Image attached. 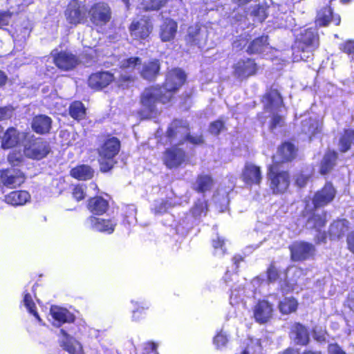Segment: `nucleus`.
I'll return each instance as SVG.
<instances>
[{"instance_id": "31", "label": "nucleus", "mask_w": 354, "mask_h": 354, "mask_svg": "<svg viewBox=\"0 0 354 354\" xmlns=\"http://www.w3.org/2000/svg\"><path fill=\"white\" fill-rule=\"evenodd\" d=\"M295 149L293 145L289 142L283 144L278 149L277 156L273 159L277 162L289 161L295 156Z\"/></svg>"}, {"instance_id": "36", "label": "nucleus", "mask_w": 354, "mask_h": 354, "mask_svg": "<svg viewBox=\"0 0 354 354\" xmlns=\"http://www.w3.org/2000/svg\"><path fill=\"white\" fill-rule=\"evenodd\" d=\"M292 334L297 344L306 345L309 341V335L307 329L300 324H295L292 327Z\"/></svg>"}, {"instance_id": "37", "label": "nucleus", "mask_w": 354, "mask_h": 354, "mask_svg": "<svg viewBox=\"0 0 354 354\" xmlns=\"http://www.w3.org/2000/svg\"><path fill=\"white\" fill-rule=\"evenodd\" d=\"M160 69V64L158 60H154L145 64L141 71L143 78L151 80L158 74Z\"/></svg>"}, {"instance_id": "56", "label": "nucleus", "mask_w": 354, "mask_h": 354, "mask_svg": "<svg viewBox=\"0 0 354 354\" xmlns=\"http://www.w3.org/2000/svg\"><path fill=\"white\" fill-rule=\"evenodd\" d=\"M223 128V123L221 120L215 121L211 123L209 131L214 135H218Z\"/></svg>"}, {"instance_id": "62", "label": "nucleus", "mask_w": 354, "mask_h": 354, "mask_svg": "<svg viewBox=\"0 0 354 354\" xmlns=\"http://www.w3.org/2000/svg\"><path fill=\"white\" fill-rule=\"evenodd\" d=\"M328 354H346L337 344H330L328 347Z\"/></svg>"}, {"instance_id": "16", "label": "nucleus", "mask_w": 354, "mask_h": 354, "mask_svg": "<svg viewBox=\"0 0 354 354\" xmlns=\"http://www.w3.org/2000/svg\"><path fill=\"white\" fill-rule=\"evenodd\" d=\"M289 248L291 258L294 261L305 260L311 257L315 252L314 246L306 242H295Z\"/></svg>"}, {"instance_id": "57", "label": "nucleus", "mask_w": 354, "mask_h": 354, "mask_svg": "<svg viewBox=\"0 0 354 354\" xmlns=\"http://www.w3.org/2000/svg\"><path fill=\"white\" fill-rule=\"evenodd\" d=\"M12 113L13 109L10 106L0 108V121L10 118Z\"/></svg>"}, {"instance_id": "24", "label": "nucleus", "mask_w": 354, "mask_h": 354, "mask_svg": "<svg viewBox=\"0 0 354 354\" xmlns=\"http://www.w3.org/2000/svg\"><path fill=\"white\" fill-rule=\"evenodd\" d=\"M184 160L185 153L176 146L167 149L163 158L164 163L170 169L179 166Z\"/></svg>"}, {"instance_id": "5", "label": "nucleus", "mask_w": 354, "mask_h": 354, "mask_svg": "<svg viewBox=\"0 0 354 354\" xmlns=\"http://www.w3.org/2000/svg\"><path fill=\"white\" fill-rule=\"evenodd\" d=\"M188 131V128L182 121H174L167 132L170 143L177 145L182 144L185 140H189L193 144H199L203 142L201 136H191Z\"/></svg>"}, {"instance_id": "25", "label": "nucleus", "mask_w": 354, "mask_h": 354, "mask_svg": "<svg viewBox=\"0 0 354 354\" xmlns=\"http://www.w3.org/2000/svg\"><path fill=\"white\" fill-rule=\"evenodd\" d=\"M243 179L248 185H259L262 180V175L259 167L247 163L243 171Z\"/></svg>"}, {"instance_id": "63", "label": "nucleus", "mask_w": 354, "mask_h": 354, "mask_svg": "<svg viewBox=\"0 0 354 354\" xmlns=\"http://www.w3.org/2000/svg\"><path fill=\"white\" fill-rule=\"evenodd\" d=\"M309 179L308 175L301 174L296 178V184L299 187H304Z\"/></svg>"}, {"instance_id": "44", "label": "nucleus", "mask_w": 354, "mask_h": 354, "mask_svg": "<svg viewBox=\"0 0 354 354\" xmlns=\"http://www.w3.org/2000/svg\"><path fill=\"white\" fill-rule=\"evenodd\" d=\"M213 181L212 178L207 175L198 176L196 183V189L198 192H205L212 187Z\"/></svg>"}, {"instance_id": "46", "label": "nucleus", "mask_w": 354, "mask_h": 354, "mask_svg": "<svg viewBox=\"0 0 354 354\" xmlns=\"http://www.w3.org/2000/svg\"><path fill=\"white\" fill-rule=\"evenodd\" d=\"M23 303L27 310L29 313L32 314L35 317L39 322H41V319L37 313L36 306L31 295L29 293H25L24 296Z\"/></svg>"}, {"instance_id": "40", "label": "nucleus", "mask_w": 354, "mask_h": 354, "mask_svg": "<svg viewBox=\"0 0 354 354\" xmlns=\"http://www.w3.org/2000/svg\"><path fill=\"white\" fill-rule=\"evenodd\" d=\"M337 158V153L335 151L327 152L321 163L320 173L326 174L333 168L335 165V162Z\"/></svg>"}, {"instance_id": "3", "label": "nucleus", "mask_w": 354, "mask_h": 354, "mask_svg": "<svg viewBox=\"0 0 354 354\" xmlns=\"http://www.w3.org/2000/svg\"><path fill=\"white\" fill-rule=\"evenodd\" d=\"M265 111L272 118L271 127L275 128L281 125L283 118L279 115L281 112L283 101L281 95L276 89H271L263 97L262 100Z\"/></svg>"}, {"instance_id": "52", "label": "nucleus", "mask_w": 354, "mask_h": 354, "mask_svg": "<svg viewBox=\"0 0 354 354\" xmlns=\"http://www.w3.org/2000/svg\"><path fill=\"white\" fill-rule=\"evenodd\" d=\"M250 15L256 17L259 21H262L266 18V10L263 6H255Z\"/></svg>"}, {"instance_id": "12", "label": "nucleus", "mask_w": 354, "mask_h": 354, "mask_svg": "<svg viewBox=\"0 0 354 354\" xmlns=\"http://www.w3.org/2000/svg\"><path fill=\"white\" fill-rule=\"evenodd\" d=\"M185 40L187 44L190 46H196L198 48L203 47L207 40V28L199 25L189 27Z\"/></svg>"}, {"instance_id": "60", "label": "nucleus", "mask_w": 354, "mask_h": 354, "mask_svg": "<svg viewBox=\"0 0 354 354\" xmlns=\"http://www.w3.org/2000/svg\"><path fill=\"white\" fill-rule=\"evenodd\" d=\"M267 274L268 281L273 282L278 278V270L274 266L271 265L268 269Z\"/></svg>"}, {"instance_id": "61", "label": "nucleus", "mask_w": 354, "mask_h": 354, "mask_svg": "<svg viewBox=\"0 0 354 354\" xmlns=\"http://www.w3.org/2000/svg\"><path fill=\"white\" fill-rule=\"evenodd\" d=\"M243 299L241 297V294L239 293V291H236V290H232L231 296H230V304L232 306L239 305V302L242 301Z\"/></svg>"}, {"instance_id": "11", "label": "nucleus", "mask_w": 354, "mask_h": 354, "mask_svg": "<svg viewBox=\"0 0 354 354\" xmlns=\"http://www.w3.org/2000/svg\"><path fill=\"white\" fill-rule=\"evenodd\" d=\"M87 227L107 234H112L117 225L115 218H100L95 216H89L85 221Z\"/></svg>"}, {"instance_id": "42", "label": "nucleus", "mask_w": 354, "mask_h": 354, "mask_svg": "<svg viewBox=\"0 0 354 354\" xmlns=\"http://www.w3.org/2000/svg\"><path fill=\"white\" fill-rule=\"evenodd\" d=\"M245 348L241 354H261V346L259 339H248L244 343Z\"/></svg>"}, {"instance_id": "49", "label": "nucleus", "mask_w": 354, "mask_h": 354, "mask_svg": "<svg viewBox=\"0 0 354 354\" xmlns=\"http://www.w3.org/2000/svg\"><path fill=\"white\" fill-rule=\"evenodd\" d=\"M207 210V204L204 199H199L192 209L194 216H201L205 214Z\"/></svg>"}, {"instance_id": "4", "label": "nucleus", "mask_w": 354, "mask_h": 354, "mask_svg": "<svg viewBox=\"0 0 354 354\" xmlns=\"http://www.w3.org/2000/svg\"><path fill=\"white\" fill-rule=\"evenodd\" d=\"M120 143L116 138L106 139L98 149L99 162L102 171L110 170L114 163V158L118 153Z\"/></svg>"}, {"instance_id": "23", "label": "nucleus", "mask_w": 354, "mask_h": 354, "mask_svg": "<svg viewBox=\"0 0 354 354\" xmlns=\"http://www.w3.org/2000/svg\"><path fill=\"white\" fill-rule=\"evenodd\" d=\"M273 308L267 301H259L254 308V317L260 323L267 322L272 316Z\"/></svg>"}, {"instance_id": "64", "label": "nucleus", "mask_w": 354, "mask_h": 354, "mask_svg": "<svg viewBox=\"0 0 354 354\" xmlns=\"http://www.w3.org/2000/svg\"><path fill=\"white\" fill-rule=\"evenodd\" d=\"M346 241L348 250L354 254V231L348 234Z\"/></svg>"}, {"instance_id": "17", "label": "nucleus", "mask_w": 354, "mask_h": 354, "mask_svg": "<svg viewBox=\"0 0 354 354\" xmlns=\"http://www.w3.org/2000/svg\"><path fill=\"white\" fill-rule=\"evenodd\" d=\"M153 28L149 19L142 18L135 20L130 26L131 36L135 39H145L149 37Z\"/></svg>"}, {"instance_id": "27", "label": "nucleus", "mask_w": 354, "mask_h": 354, "mask_svg": "<svg viewBox=\"0 0 354 354\" xmlns=\"http://www.w3.org/2000/svg\"><path fill=\"white\" fill-rule=\"evenodd\" d=\"M60 333L62 335L61 345L64 350L68 351L70 354H82V346L79 342L76 341L72 337L68 336L63 329H61Z\"/></svg>"}, {"instance_id": "51", "label": "nucleus", "mask_w": 354, "mask_h": 354, "mask_svg": "<svg viewBox=\"0 0 354 354\" xmlns=\"http://www.w3.org/2000/svg\"><path fill=\"white\" fill-rule=\"evenodd\" d=\"M173 206V204L171 202L169 201H156L153 210L156 214H163L167 211V209Z\"/></svg>"}, {"instance_id": "1", "label": "nucleus", "mask_w": 354, "mask_h": 354, "mask_svg": "<svg viewBox=\"0 0 354 354\" xmlns=\"http://www.w3.org/2000/svg\"><path fill=\"white\" fill-rule=\"evenodd\" d=\"M186 75L180 68L170 71L167 76L163 87H150L146 88L141 97V103L148 116L152 117L156 113V104L171 101L175 92L184 84Z\"/></svg>"}, {"instance_id": "9", "label": "nucleus", "mask_w": 354, "mask_h": 354, "mask_svg": "<svg viewBox=\"0 0 354 354\" xmlns=\"http://www.w3.org/2000/svg\"><path fill=\"white\" fill-rule=\"evenodd\" d=\"M65 16L68 22L71 24L84 23L87 17V8L80 2L73 0L68 5Z\"/></svg>"}, {"instance_id": "38", "label": "nucleus", "mask_w": 354, "mask_h": 354, "mask_svg": "<svg viewBox=\"0 0 354 354\" xmlns=\"http://www.w3.org/2000/svg\"><path fill=\"white\" fill-rule=\"evenodd\" d=\"M71 174L73 177L78 180H85L93 177V171L89 166L81 165L73 168L71 171Z\"/></svg>"}, {"instance_id": "33", "label": "nucleus", "mask_w": 354, "mask_h": 354, "mask_svg": "<svg viewBox=\"0 0 354 354\" xmlns=\"http://www.w3.org/2000/svg\"><path fill=\"white\" fill-rule=\"evenodd\" d=\"M88 207L93 214L101 215L105 213L108 209L109 203L104 198L97 196L89 201Z\"/></svg>"}, {"instance_id": "55", "label": "nucleus", "mask_w": 354, "mask_h": 354, "mask_svg": "<svg viewBox=\"0 0 354 354\" xmlns=\"http://www.w3.org/2000/svg\"><path fill=\"white\" fill-rule=\"evenodd\" d=\"M86 192L84 185H78L74 187L73 189V196L77 201H81L85 198Z\"/></svg>"}, {"instance_id": "2", "label": "nucleus", "mask_w": 354, "mask_h": 354, "mask_svg": "<svg viewBox=\"0 0 354 354\" xmlns=\"http://www.w3.org/2000/svg\"><path fill=\"white\" fill-rule=\"evenodd\" d=\"M319 39L315 30L304 28L300 30L296 37L293 48L294 61H307L313 55V52L318 47Z\"/></svg>"}, {"instance_id": "32", "label": "nucleus", "mask_w": 354, "mask_h": 354, "mask_svg": "<svg viewBox=\"0 0 354 354\" xmlns=\"http://www.w3.org/2000/svg\"><path fill=\"white\" fill-rule=\"evenodd\" d=\"M321 128V122L317 117L309 118L302 121L301 131L309 138L320 132Z\"/></svg>"}, {"instance_id": "50", "label": "nucleus", "mask_w": 354, "mask_h": 354, "mask_svg": "<svg viewBox=\"0 0 354 354\" xmlns=\"http://www.w3.org/2000/svg\"><path fill=\"white\" fill-rule=\"evenodd\" d=\"M228 342V337L225 333L223 330L218 332L214 337L213 342L217 348H221L226 346Z\"/></svg>"}, {"instance_id": "48", "label": "nucleus", "mask_w": 354, "mask_h": 354, "mask_svg": "<svg viewBox=\"0 0 354 354\" xmlns=\"http://www.w3.org/2000/svg\"><path fill=\"white\" fill-rule=\"evenodd\" d=\"M168 0H144L143 5L146 10H157L163 7Z\"/></svg>"}, {"instance_id": "28", "label": "nucleus", "mask_w": 354, "mask_h": 354, "mask_svg": "<svg viewBox=\"0 0 354 354\" xmlns=\"http://www.w3.org/2000/svg\"><path fill=\"white\" fill-rule=\"evenodd\" d=\"M30 199V195L26 191H13L5 196V201L13 206L24 205Z\"/></svg>"}, {"instance_id": "34", "label": "nucleus", "mask_w": 354, "mask_h": 354, "mask_svg": "<svg viewBox=\"0 0 354 354\" xmlns=\"http://www.w3.org/2000/svg\"><path fill=\"white\" fill-rule=\"evenodd\" d=\"M348 229V222L345 219H341L333 222L329 230V234L332 239H339Z\"/></svg>"}, {"instance_id": "13", "label": "nucleus", "mask_w": 354, "mask_h": 354, "mask_svg": "<svg viewBox=\"0 0 354 354\" xmlns=\"http://www.w3.org/2000/svg\"><path fill=\"white\" fill-rule=\"evenodd\" d=\"M234 74L240 79L247 78L256 73L257 66L253 59L250 58L237 61L233 66Z\"/></svg>"}, {"instance_id": "58", "label": "nucleus", "mask_w": 354, "mask_h": 354, "mask_svg": "<svg viewBox=\"0 0 354 354\" xmlns=\"http://www.w3.org/2000/svg\"><path fill=\"white\" fill-rule=\"evenodd\" d=\"M341 50L348 55H354V41H348L342 44L340 47Z\"/></svg>"}, {"instance_id": "41", "label": "nucleus", "mask_w": 354, "mask_h": 354, "mask_svg": "<svg viewBox=\"0 0 354 354\" xmlns=\"http://www.w3.org/2000/svg\"><path fill=\"white\" fill-rule=\"evenodd\" d=\"M297 301L292 297H286L279 304V311L284 315L295 312L297 308Z\"/></svg>"}, {"instance_id": "18", "label": "nucleus", "mask_w": 354, "mask_h": 354, "mask_svg": "<svg viewBox=\"0 0 354 354\" xmlns=\"http://www.w3.org/2000/svg\"><path fill=\"white\" fill-rule=\"evenodd\" d=\"M336 191L330 183H326L325 186L318 191L314 196L313 205L315 209L324 207L330 203L335 198Z\"/></svg>"}, {"instance_id": "54", "label": "nucleus", "mask_w": 354, "mask_h": 354, "mask_svg": "<svg viewBox=\"0 0 354 354\" xmlns=\"http://www.w3.org/2000/svg\"><path fill=\"white\" fill-rule=\"evenodd\" d=\"M23 159V154L20 151L17 152L15 151H12L8 157V162L14 166L21 163Z\"/></svg>"}, {"instance_id": "53", "label": "nucleus", "mask_w": 354, "mask_h": 354, "mask_svg": "<svg viewBox=\"0 0 354 354\" xmlns=\"http://www.w3.org/2000/svg\"><path fill=\"white\" fill-rule=\"evenodd\" d=\"M213 247L215 249L216 255H223L225 253L224 240L221 236H217L216 239L212 241Z\"/></svg>"}, {"instance_id": "43", "label": "nucleus", "mask_w": 354, "mask_h": 354, "mask_svg": "<svg viewBox=\"0 0 354 354\" xmlns=\"http://www.w3.org/2000/svg\"><path fill=\"white\" fill-rule=\"evenodd\" d=\"M69 113L73 118L75 120H82L85 116L86 109L81 102H74L70 106Z\"/></svg>"}, {"instance_id": "20", "label": "nucleus", "mask_w": 354, "mask_h": 354, "mask_svg": "<svg viewBox=\"0 0 354 354\" xmlns=\"http://www.w3.org/2000/svg\"><path fill=\"white\" fill-rule=\"evenodd\" d=\"M28 136V134L24 132L19 133L16 129L9 128L5 133L1 139V147L3 149L12 148L21 142H23Z\"/></svg>"}, {"instance_id": "6", "label": "nucleus", "mask_w": 354, "mask_h": 354, "mask_svg": "<svg viewBox=\"0 0 354 354\" xmlns=\"http://www.w3.org/2000/svg\"><path fill=\"white\" fill-rule=\"evenodd\" d=\"M140 64L141 59L138 57H130L122 60L120 63L121 72L116 76L118 86L123 88L129 87L134 82L133 71Z\"/></svg>"}, {"instance_id": "29", "label": "nucleus", "mask_w": 354, "mask_h": 354, "mask_svg": "<svg viewBox=\"0 0 354 354\" xmlns=\"http://www.w3.org/2000/svg\"><path fill=\"white\" fill-rule=\"evenodd\" d=\"M292 273V277L285 282V286L281 285L283 293H287L290 290H295V286L299 282L301 277L304 275V270L296 267H291L288 269V274Z\"/></svg>"}, {"instance_id": "22", "label": "nucleus", "mask_w": 354, "mask_h": 354, "mask_svg": "<svg viewBox=\"0 0 354 354\" xmlns=\"http://www.w3.org/2000/svg\"><path fill=\"white\" fill-rule=\"evenodd\" d=\"M117 82V77L109 72H98L92 74L88 79V85L93 88L99 89L109 85L112 81Z\"/></svg>"}, {"instance_id": "7", "label": "nucleus", "mask_w": 354, "mask_h": 354, "mask_svg": "<svg viewBox=\"0 0 354 354\" xmlns=\"http://www.w3.org/2000/svg\"><path fill=\"white\" fill-rule=\"evenodd\" d=\"M268 178L273 194L283 193L290 184L289 174L286 171H277L274 165L269 168Z\"/></svg>"}, {"instance_id": "35", "label": "nucleus", "mask_w": 354, "mask_h": 354, "mask_svg": "<svg viewBox=\"0 0 354 354\" xmlns=\"http://www.w3.org/2000/svg\"><path fill=\"white\" fill-rule=\"evenodd\" d=\"M133 305V310H132L131 319L134 322H138L146 316V311L149 308V304L145 301H131Z\"/></svg>"}, {"instance_id": "8", "label": "nucleus", "mask_w": 354, "mask_h": 354, "mask_svg": "<svg viewBox=\"0 0 354 354\" xmlns=\"http://www.w3.org/2000/svg\"><path fill=\"white\" fill-rule=\"evenodd\" d=\"M88 13L91 22L100 26H104L109 22L111 17L109 6L104 2L93 4Z\"/></svg>"}, {"instance_id": "15", "label": "nucleus", "mask_w": 354, "mask_h": 354, "mask_svg": "<svg viewBox=\"0 0 354 354\" xmlns=\"http://www.w3.org/2000/svg\"><path fill=\"white\" fill-rule=\"evenodd\" d=\"M0 178L3 185L10 188L19 186L24 181L23 173L15 168L1 171Z\"/></svg>"}, {"instance_id": "19", "label": "nucleus", "mask_w": 354, "mask_h": 354, "mask_svg": "<svg viewBox=\"0 0 354 354\" xmlns=\"http://www.w3.org/2000/svg\"><path fill=\"white\" fill-rule=\"evenodd\" d=\"M332 0H324L326 7L320 9L317 15L315 23L317 26H325L330 22H333L335 25L340 24V17L339 15H333L330 7L328 6Z\"/></svg>"}, {"instance_id": "21", "label": "nucleus", "mask_w": 354, "mask_h": 354, "mask_svg": "<svg viewBox=\"0 0 354 354\" xmlns=\"http://www.w3.org/2000/svg\"><path fill=\"white\" fill-rule=\"evenodd\" d=\"M178 24L170 18H166L160 26L159 36L162 41L167 42L173 40L177 33Z\"/></svg>"}, {"instance_id": "10", "label": "nucleus", "mask_w": 354, "mask_h": 354, "mask_svg": "<svg viewBox=\"0 0 354 354\" xmlns=\"http://www.w3.org/2000/svg\"><path fill=\"white\" fill-rule=\"evenodd\" d=\"M48 152V144L41 139H35L24 144V153L30 158L40 160L46 157Z\"/></svg>"}, {"instance_id": "47", "label": "nucleus", "mask_w": 354, "mask_h": 354, "mask_svg": "<svg viewBox=\"0 0 354 354\" xmlns=\"http://www.w3.org/2000/svg\"><path fill=\"white\" fill-rule=\"evenodd\" d=\"M326 223L325 216H322L317 214L313 213V216H310L307 221V225L309 227H315L319 230Z\"/></svg>"}, {"instance_id": "14", "label": "nucleus", "mask_w": 354, "mask_h": 354, "mask_svg": "<svg viewBox=\"0 0 354 354\" xmlns=\"http://www.w3.org/2000/svg\"><path fill=\"white\" fill-rule=\"evenodd\" d=\"M74 319V315L64 308L57 306L50 308L48 319L56 327L64 323L73 322Z\"/></svg>"}, {"instance_id": "39", "label": "nucleus", "mask_w": 354, "mask_h": 354, "mask_svg": "<svg viewBox=\"0 0 354 354\" xmlns=\"http://www.w3.org/2000/svg\"><path fill=\"white\" fill-rule=\"evenodd\" d=\"M268 37L262 36L254 39L248 46L250 53H261L268 48Z\"/></svg>"}, {"instance_id": "30", "label": "nucleus", "mask_w": 354, "mask_h": 354, "mask_svg": "<svg viewBox=\"0 0 354 354\" xmlns=\"http://www.w3.org/2000/svg\"><path fill=\"white\" fill-rule=\"evenodd\" d=\"M52 120L51 118L44 115H40L35 116L32 122V129L37 133L44 134L48 133L51 128Z\"/></svg>"}, {"instance_id": "59", "label": "nucleus", "mask_w": 354, "mask_h": 354, "mask_svg": "<svg viewBox=\"0 0 354 354\" xmlns=\"http://www.w3.org/2000/svg\"><path fill=\"white\" fill-rule=\"evenodd\" d=\"M325 334V331L323 330L322 328L315 327L314 329L313 337L316 341L319 342H323L326 339Z\"/></svg>"}, {"instance_id": "26", "label": "nucleus", "mask_w": 354, "mask_h": 354, "mask_svg": "<svg viewBox=\"0 0 354 354\" xmlns=\"http://www.w3.org/2000/svg\"><path fill=\"white\" fill-rule=\"evenodd\" d=\"M54 62L58 68L68 71L77 64V59L71 53L60 52L57 55H54Z\"/></svg>"}, {"instance_id": "45", "label": "nucleus", "mask_w": 354, "mask_h": 354, "mask_svg": "<svg viewBox=\"0 0 354 354\" xmlns=\"http://www.w3.org/2000/svg\"><path fill=\"white\" fill-rule=\"evenodd\" d=\"M354 140V131L347 130L344 132L339 140V149L342 152L346 151Z\"/></svg>"}]
</instances>
